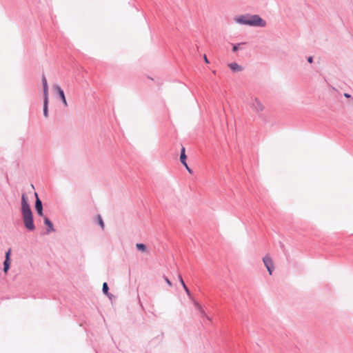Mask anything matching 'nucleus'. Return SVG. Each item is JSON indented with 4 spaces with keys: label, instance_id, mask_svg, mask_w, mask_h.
Instances as JSON below:
<instances>
[{
    "label": "nucleus",
    "instance_id": "obj_3",
    "mask_svg": "<svg viewBox=\"0 0 353 353\" xmlns=\"http://www.w3.org/2000/svg\"><path fill=\"white\" fill-rule=\"evenodd\" d=\"M43 92V116L47 118L48 117V85L47 79L44 74L41 78Z\"/></svg>",
    "mask_w": 353,
    "mask_h": 353
},
{
    "label": "nucleus",
    "instance_id": "obj_6",
    "mask_svg": "<svg viewBox=\"0 0 353 353\" xmlns=\"http://www.w3.org/2000/svg\"><path fill=\"white\" fill-rule=\"evenodd\" d=\"M54 90L58 94L60 99L61 100L62 103H63L64 106H68V103L65 99V96L64 94V92L63 89L59 85H54L53 86Z\"/></svg>",
    "mask_w": 353,
    "mask_h": 353
},
{
    "label": "nucleus",
    "instance_id": "obj_12",
    "mask_svg": "<svg viewBox=\"0 0 353 353\" xmlns=\"http://www.w3.org/2000/svg\"><path fill=\"white\" fill-rule=\"evenodd\" d=\"M194 305H195L196 308L199 310L201 315L206 316V314H205L204 310L203 309V307L199 303L194 302Z\"/></svg>",
    "mask_w": 353,
    "mask_h": 353
},
{
    "label": "nucleus",
    "instance_id": "obj_19",
    "mask_svg": "<svg viewBox=\"0 0 353 353\" xmlns=\"http://www.w3.org/2000/svg\"><path fill=\"white\" fill-rule=\"evenodd\" d=\"M344 97L349 99V98H352V96L348 94V93H344Z\"/></svg>",
    "mask_w": 353,
    "mask_h": 353
},
{
    "label": "nucleus",
    "instance_id": "obj_13",
    "mask_svg": "<svg viewBox=\"0 0 353 353\" xmlns=\"http://www.w3.org/2000/svg\"><path fill=\"white\" fill-rule=\"evenodd\" d=\"M97 223L98 224L100 225V227L101 228V229H104V222L103 221V219L101 217V216L100 214H98L97 216Z\"/></svg>",
    "mask_w": 353,
    "mask_h": 353
},
{
    "label": "nucleus",
    "instance_id": "obj_18",
    "mask_svg": "<svg viewBox=\"0 0 353 353\" xmlns=\"http://www.w3.org/2000/svg\"><path fill=\"white\" fill-rule=\"evenodd\" d=\"M307 61H308L310 63H312V61H313V57H311V56H310V57H309L307 58Z\"/></svg>",
    "mask_w": 353,
    "mask_h": 353
},
{
    "label": "nucleus",
    "instance_id": "obj_24",
    "mask_svg": "<svg viewBox=\"0 0 353 353\" xmlns=\"http://www.w3.org/2000/svg\"><path fill=\"white\" fill-rule=\"evenodd\" d=\"M205 316L206 317V319H207L208 321H210L212 320V319H211V318H210V317H209V316H208L207 315H206V316Z\"/></svg>",
    "mask_w": 353,
    "mask_h": 353
},
{
    "label": "nucleus",
    "instance_id": "obj_8",
    "mask_svg": "<svg viewBox=\"0 0 353 353\" xmlns=\"http://www.w3.org/2000/svg\"><path fill=\"white\" fill-rule=\"evenodd\" d=\"M10 250H8L6 253V260L3 263V272L6 273L10 268Z\"/></svg>",
    "mask_w": 353,
    "mask_h": 353
},
{
    "label": "nucleus",
    "instance_id": "obj_5",
    "mask_svg": "<svg viewBox=\"0 0 353 353\" xmlns=\"http://www.w3.org/2000/svg\"><path fill=\"white\" fill-rule=\"evenodd\" d=\"M34 196L36 197L35 201V210L37 213L40 216H44L43 212V204L41 201L38 196V194L37 192H34Z\"/></svg>",
    "mask_w": 353,
    "mask_h": 353
},
{
    "label": "nucleus",
    "instance_id": "obj_15",
    "mask_svg": "<svg viewBox=\"0 0 353 353\" xmlns=\"http://www.w3.org/2000/svg\"><path fill=\"white\" fill-rule=\"evenodd\" d=\"M243 44H244V43L234 44L232 48V52H236L239 50V46Z\"/></svg>",
    "mask_w": 353,
    "mask_h": 353
},
{
    "label": "nucleus",
    "instance_id": "obj_7",
    "mask_svg": "<svg viewBox=\"0 0 353 353\" xmlns=\"http://www.w3.org/2000/svg\"><path fill=\"white\" fill-rule=\"evenodd\" d=\"M263 261L264 265L266 267L269 274L271 275L272 274V271L274 269V265H273L272 260L270 259V257L269 256L266 255L265 256H264L263 258Z\"/></svg>",
    "mask_w": 353,
    "mask_h": 353
},
{
    "label": "nucleus",
    "instance_id": "obj_23",
    "mask_svg": "<svg viewBox=\"0 0 353 353\" xmlns=\"http://www.w3.org/2000/svg\"><path fill=\"white\" fill-rule=\"evenodd\" d=\"M185 168H186L187 170H188L190 173H191L192 170L190 169V168L188 167V165H187V167H185Z\"/></svg>",
    "mask_w": 353,
    "mask_h": 353
},
{
    "label": "nucleus",
    "instance_id": "obj_22",
    "mask_svg": "<svg viewBox=\"0 0 353 353\" xmlns=\"http://www.w3.org/2000/svg\"><path fill=\"white\" fill-rule=\"evenodd\" d=\"M183 287L184 288V289H185V292H186L187 293H188V292H189V290H188V288H187V286L185 285V286H183Z\"/></svg>",
    "mask_w": 353,
    "mask_h": 353
},
{
    "label": "nucleus",
    "instance_id": "obj_16",
    "mask_svg": "<svg viewBox=\"0 0 353 353\" xmlns=\"http://www.w3.org/2000/svg\"><path fill=\"white\" fill-rule=\"evenodd\" d=\"M103 292L105 294H108V285L106 283H103Z\"/></svg>",
    "mask_w": 353,
    "mask_h": 353
},
{
    "label": "nucleus",
    "instance_id": "obj_1",
    "mask_svg": "<svg viewBox=\"0 0 353 353\" xmlns=\"http://www.w3.org/2000/svg\"><path fill=\"white\" fill-rule=\"evenodd\" d=\"M21 214L26 228L30 231H33L35 229L33 222V215L28 203V196L26 193L21 195Z\"/></svg>",
    "mask_w": 353,
    "mask_h": 353
},
{
    "label": "nucleus",
    "instance_id": "obj_20",
    "mask_svg": "<svg viewBox=\"0 0 353 353\" xmlns=\"http://www.w3.org/2000/svg\"><path fill=\"white\" fill-rule=\"evenodd\" d=\"M165 280L166 283H167L170 286H171V285H172V283H171V281H170L168 278H165Z\"/></svg>",
    "mask_w": 353,
    "mask_h": 353
},
{
    "label": "nucleus",
    "instance_id": "obj_2",
    "mask_svg": "<svg viewBox=\"0 0 353 353\" xmlns=\"http://www.w3.org/2000/svg\"><path fill=\"white\" fill-rule=\"evenodd\" d=\"M234 21L242 25L254 27L263 28L266 26V21L258 14H243L234 18Z\"/></svg>",
    "mask_w": 353,
    "mask_h": 353
},
{
    "label": "nucleus",
    "instance_id": "obj_21",
    "mask_svg": "<svg viewBox=\"0 0 353 353\" xmlns=\"http://www.w3.org/2000/svg\"><path fill=\"white\" fill-rule=\"evenodd\" d=\"M203 59H204V61H205L206 63H209V61H208V58H207V57H206V55H205V54L203 56Z\"/></svg>",
    "mask_w": 353,
    "mask_h": 353
},
{
    "label": "nucleus",
    "instance_id": "obj_11",
    "mask_svg": "<svg viewBox=\"0 0 353 353\" xmlns=\"http://www.w3.org/2000/svg\"><path fill=\"white\" fill-rule=\"evenodd\" d=\"M186 158L187 157L185 153V148H182L180 154V161L185 167H187Z\"/></svg>",
    "mask_w": 353,
    "mask_h": 353
},
{
    "label": "nucleus",
    "instance_id": "obj_9",
    "mask_svg": "<svg viewBox=\"0 0 353 353\" xmlns=\"http://www.w3.org/2000/svg\"><path fill=\"white\" fill-rule=\"evenodd\" d=\"M43 217L44 224L48 227L47 232L49 233L50 232L53 231L54 226H53L52 221L46 216H44Z\"/></svg>",
    "mask_w": 353,
    "mask_h": 353
},
{
    "label": "nucleus",
    "instance_id": "obj_14",
    "mask_svg": "<svg viewBox=\"0 0 353 353\" xmlns=\"http://www.w3.org/2000/svg\"><path fill=\"white\" fill-rule=\"evenodd\" d=\"M137 245V249L141 252H144L147 250V248L145 246V244H136Z\"/></svg>",
    "mask_w": 353,
    "mask_h": 353
},
{
    "label": "nucleus",
    "instance_id": "obj_17",
    "mask_svg": "<svg viewBox=\"0 0 353 353\" xmlns=\"http://www.w3.org/2000/svg\"><path fill=\"white\" fill-rule=\"evenodd\" d=\"M179 281H180L181 283L182 284V285L185 286V283H184V281H183V279H182L181 275H179Z\"/></svg>",
    "mask_w": 353,
    "mask_h": 353
},
{
    "label": "nucleus",
    "instance_id": "obj_4",
    "mask_svg": "<svg viewBox=\"0 0 353 353\" xmlns=\"http://www.w3.org/2000/svg\"><path fill=\"white\" fill-rule=\"evenodd\" d=\"M250 106L256 112H262L264 110V105L256 97L252 98Z\"/></svg>",
    "mask_w": 353,
    "mask_h": 353
},
{
    "label": "nucleus",
    "instance_id": "obj_10",
    "mask_svg": "<svg viewBox=\"0 0 353 353\" xmlns=\"http://www.w3.org/2000/svg\"><path fill=\"white\" fill-rule=\"evenodd\" d=\"M228 67L232 72H239L242 70V67L236 63H229Z\"/></svg>",
    "mask_w": 353,
    "mask_h": 353
}]
</instances>
